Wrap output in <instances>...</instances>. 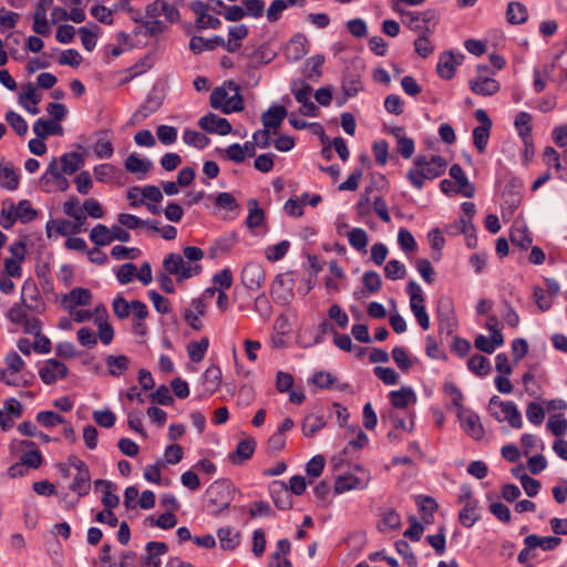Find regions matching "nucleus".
Returning <instances> with one entry per match:
<instances>
[{"label": "nucleus", "mask_w": 567, "mask_h": 567, "mask_svg": "<svg viewBox=\"0 0 567 567\" xmlns=\"http://www.w3.org/2000/svg\"><path fill=\"white\" fill-rule=\"evenodd\" d=\"M20 176L12 165L0 164V184L8 190H16L19 187Z\"/></svg>", "instance_id": "nucleus-38"}, {"label": "nucleus", "mask_w": 567, "mask_h": 567, "mask_svg": "<svg viewBox=\"0 0 567 567\" xmlns=\"http://www.w3.org/2000/svg\"><path fill=\"white\" fill-rule=\"evenodd\" d=\"M95 488H102V504L105 509H113L120 505V497L115 494L116 485L110 481L96 480L94 482Z\"/></svg>", "instance_id": "nucleus-23"}, {"label": "nucleus", "mask_w": 567, "mask_h": 567, "mask_svg": "<svg viewBox=\"0 0 567 567\" xmlns=\"http://www.w3.org/2000/svg\"><path fill=\"white\" fill-rule=\"evenodd\" d=\"M106 365L111 375L118 377L128 368V359L125 355H109Z\"/></svg>", "instance_id": "nucleus-55"}, {"label": "nucleus", "mask_w": 567, "mask_h": 567, "mask_svg": "<svg viewBox=\"0 0 567 567\" xmlns=\"http://www.w3.org/2000/svg\"><path fill=\"white\" fill-rule=\"evenodd\" d=\"M28 310L23 303L16 302L7 312V318L10 322L21 326L28 318Z\"/></svg>", "instance_id": "nucleus-63"}, {"label": "nucleus", "mask_w": 567, "mask_h": 567, "mask_svg": "<svg viewBox=\"0 0 567 567\" xmlns=\"http://www.w3.org/2000/svg\"><path fill=\"white\" fill-rule=\"evenodd\" d=\"M295 280L290 274H278L271 285L270 295L274 301L280 306L289 305L293 297Z\"/></svg>", "instance_id": "nucleus-6"}, {"label": "nucleus", "mask_w": 567, "mask_h": 567, "mask_svg": "<svg viewBox=\"0 0 567 567\" xmlns=\"http://www.w3.org/2000/svg\"><path fill=\"white\" fill-rule=\"evenodd\" d=\"M455 54L452 51H444L436 65L437 74L444 80H451L455 75L456 70Z\"/></svg>", "instance_id": "nucleus-27"}, {"label": "nucleus", "mask_w": 567, "mask_h": 567, "mask_svg": "<svg viewBox=\"0 0 567 567\" xmlns=\"http://www.w3.org/2000/svg\"><path fill=\"white\" fill-rule=\"evenodd\" d=\"M324 63V56L316 54L307 59L303 68V75L308 80H317L321 76V66Z\"/></svg>", "instance_id": "nucleus-41"}, {"label": "nucleus", "mask_w": 567, "mask_h": 567, "mask_svg": "<svg viewBox=\"0 0 567 567\" xmlns=\"http://www.w3.org/2000/svg\"><path fill=\"white\" fill-rule=\"evenodd\" d=\"M420 32L421 35L414 40V49L420 56L427 58L434 50L429 40V34L432 33V29H430L429 25H424V31Z\"/></svg>", "instance_id": "nucleus-45"}, {"label": "nucleus", "mask_w": 567, "mask_h": 567, "mask_svg": "<svg viewBox=\"0 0 567 567\" xmlns=\"http://www.w3.org/2000/svg\"><path fill=\"white\" fill-rule=\"evenodd\" d=\"M227 85H221L215 87L209 96L210 106L215 110H219L223 112V109L226 107L228 101V93L226 91Z\"/></svg>", "instance_id": "nucleus-58"}, {"label": "nucleus", "mask_w": 567, "mask_h": 567, "mask_svg": "<svg viewBox=\"0 0 567 567\" xmlns=\"http://www.w3.org/2000/svg\"><path fill=\"white\" fill-rule=\"evenodd\" d=\"M33 132L40 138H47L49 135H62L63 127L56 121L39 118L33 124Z\"/></svg>", "instance_id": "nucleus-30"}, {"label": "nucleus", "mask_w": 567, "mask_h": 567, "mask_svg": "<svg viewBox=\"0 0 567 567\" xmlns=\"http://www.w3.org/2000/svg\"><path fill=\"white\" fill-rule=\"evenodd\" d=\"M406 293L410 297V309L411 310L424 306L425 299L423 296V291H422L421 286L416 281L410 280L408 282Z\"/></svg>", "instance_id": "nucleus-50"}, {"label": "nucleus", "mask_w": 567, "mask_h": 567, "mask_svg": "<svg viewBox=\"0 0 567 567\" xmlns=\"http://www.w3.org/2000/svg\"><path fill=\"white\" fill-rule=\"evenodd\" d=\"M70 489L78 494V497L86 496L91 491L90 471L78 472L70 485Z\"/></svg>", "instance_id": "nucleus-35"}, {"label": "nucleus", "mask_w": 567, "mask_h": 567, "mask_svg": "<svg viewBox=\"0 0 567 567\" xmlns=\"http://www.w3.org/2000/svg\"><path fill=\"white\" fill-rule=\"evenodd\" d=\"M90 239L95 243L97 246H106L113 241V237L110 233V228L105 225L99 224L96 225L90 234Z\"/></svg>", "instance_id": "nucleus-54"}, {"label": "nucleus", "mask_w": 567, "mask_h": 567, "mask_svg": "<svg viewBox=\"0 0 567 567\" xmlns=\"http://www.w3.org/2000/svg\"><path fill=\"white\" fill-rule=\"evenodd\" d=\"M524 187V183L518 177H511L503 189L502 198L504 202V205L507 206V208L513 213L515 209L518 208L522 200V189Z\"/></svg>", "instance_id": "nucleus-11"}, {"label": "nucleus", "mask_w": 567, "mask_h": 567, "mask_svg": "<svg viewBox=\"0 0 567 567\" xmlns=\"http://www.w3.org/2000/svg\"><path fill=\"white\" fill-rule=\"evenodd\" d=\"M269 493L278 509L287 511L292 507L291 494L282 481H272L269 485Z\"/></svg>", "instance_id": "nucleus-15"}, {"label": "nucleus", "mask_w": 567, "mask_h": 567, "mask_svg": "<svg viewBox=\"0 0 567 567\" xmlns=\"http://www.w3.org/2000/svg\"><path fill=\"white\" fill-rule=\"evenodd\" d=\"M527 8L517 1H511L506 9V20L511 24H522L527 21Z\"/></svg>", "instance_id": "nucleus-34"}, {"label": "nucleus", "mask_w": 567, "mask_h": 567, "mask_svg": "<svg viewBox=\"0 0 567 567\" xmlns=\"http://www.w3.org/2000/svg\"><path fill=\"white\" fill-rule=\"evenodd\" d=\"M236 494L239 491L230 480L214 481L205 491L207 512L215 517L226 515Z\"/></svg>", "instance_id": "nucleus-2"}, {"label": "nucleus", "mask_w": 567, "mask_h": 567, "mask_svg": "<svg viewBox=\"0 0 567 567\" xmlns=\"http://www.w3.org/2000/svg\"><path fill=\"white\" fill-rule=\"evenodd\" d=\"M256 446L257 443L252 437H247L239 441L236 450L229 454V461L233 464L244 463L254 455Z\"/></svg>", "instance_id": "nucleus-21"}, {"label": "nucleus", "mask_w": 567, "mask_h": 567, "mask_svg": "<svg viewBox=\"0 0 567 567\" xmlns=\"http://www.w3.org/2000/svg\"><path fill=\"white\" fill-rule=\"evenodd\" d=\"M401 14L409 19V28L414 31H424V25L435 27L439 22L437 12L433 9L423 12L401 11Z\"/></svg>", "instance_id": "nucleus-9"}, {"label": "nucleus", "mask_w": 567, "mask_h": 567, "mask_svg": "<svg viewBox=\"0 0 567 567\" xmlns=\"http://www.w3.org/2000/svg\"><path fill=\"white\" fill-rule=\"evenodd\" d=\"M165 99V91L163 84H156L144 100V118L156 112Z\"/></svg>", "instance_id": "nucleus-25"}, {"label": "nucleus", "mask_w": 567, "mask_h": 567, "mask_svg": "<svg viewBox=\"0 0 567 567\" xmlns=\"http://www.w3.org/2000/svg\"><path fill=\"white\" fill-rule=\"evenodd\" d=\"M247 206H248V212H249V214L246 218L247 227L250 229H254V228L261 226L265 220V213L259 207L258 200L255 198H250L247 202Z\"/></svg>", "instance_id": "nucleus-37"}, {"label": "nucleus", "mask_w": 567, "mask_h": 567, "mask_svg": "<svg viewBox=\"0 0 567 567\" xmlns=\"http://www.w3.org/2000/svg\"><path fill=\"white\" fill-rule=\"evenodd\" d=\"M20 301L27 309L34 312H41L44 308L37 284L31 279L23 282Z\"/></svg>", "instance_id": "nucleus-10"}, {"label": "nucleus", "mask_w": 567, "mask_h": 567, "mask_svg": "<svg viewBox=\"0 0 567 567\" xmlns=\"http://www.w3.org/2000/svg\"><path fill=\"white\" fill-rule=\"evenodd\" d=\"M66 375L68 367L56 359L47 360L44 365L39 370L40 379L48 385L54 384L59 379H64Z\"/></svg>", "instance_id": "nucleus-12"}, {"label": "nucleus", "mask_w": 567, "mask_h": 567, "mask_svg": "<svg viewBox=\"0 0 567 567\" xmlns=\"http://www.w3.org/2000/svg\"><path fill=\"white\" fill-rule=\"evenodd\" d=\"M148 399L154 405L169 406L174 403V398L165 384L159 385L154 392L148 394Z\"/></svg>", "instance_id": "nucleus-52"}, {"label": "nucleus", "mask_w": 567, "mask_h": 567, "mask_svg": "<svg viewBox=\"0 0 567 567\" xmlns=\"http://www.w3.org/2000/svg\"><path fill=\"white\" fill-rule=\"evenodd\" d=\"M309 41L303 33H296L285 48V55L288 61L297 62L308 53Z\"/></svg>", "instance_id": "nucleus-16"}, {"label": "nucleus", "mask_w": 567, "mask_h": 567, "mask_svg": "<svg viewBox=\"0 0 567 567\" xmlns=\"http://www.w3.org/2000/svg\"><path fill=\"white\" fill-rule=\"evenodd\" d=\"M514 125L525 146L532 141V115L525 111L517 113Z\"/></svg>", "instance_id": "nucleus-31"}, {"label": "nucleus", "mask_w": 567, "mask_h": 567, "mask_svg": "<svg viewBox=\"0 0 567 567\" xmlns=\"http://www.w3.org/2000/svg\"><path fill=\"white\" fill-rule=\"evenodd\" d=\"M470 90L476 94L482 96H492L496 94L501 84L498 81L491 76L478 75L474 79H471L468 82Z\"/></svg>", "instance_id": "nucleus-17"}, {"label": "nucleus", "mask_w": 567, "mask_h": 567, "mask_svg": "<svg viewBox=\"0 0 567 567\" xmlns=\"http://www.w3.org/2000/svg\"><path fill=\"white\" fill-rule=\"evenodd\" d=\"M384 275L390 280L402 279L406 275V268L401 261L391 259L384 267Z\"/></svg>", "instance_id": "nucleus-61"}, {"label": "nucleus", "mask_w": 567, "mask_h": 567, "mask_svg": "<svg viewBox=\"0 0 567 567\" xmlns=\"http://www.w3.org/2000/svg\"><path fill=\"white\" fill-rule=\"evenodd\" d=\"M488 411L497 422L507 421L514 429L523 426L522 414L514 401H503L498 395H493L488 402Z\"/></svg>", "instance_id": "nucleus-5"}, {"label": "nucleus", "mask_w": 567, "mask_h": 567, "mask_svg": "<svg viewBox=\"0 0 567 567\" xmlns=\"http://www.w3.org/2000/svg\"><path fill=\"white\" fill-rule=\"evenodd\" d=\"M447 162L441 155H417L413 161V167L406 173V178L416 189H422L426 179H435L445 173Z\"/></svg>", "instance_id": "nucleus-3"}, {"label": "nucleus", "mask_w": 567, "mask_h": 567, "mask_svg": "<svg viewBox=\"0 0 567 567\" xmlns=\"http://www.w3.org/2000/svg\"><path fill=\"white\" fill-rule=\"evenodd\" d=\"M265 278V270L259 262H248L241 270V282L250 290L259 289Z\"/></svg>", "instance_id": "nucleus-13"}, {"label": "nucleus", "mask_w": 567, "mask_h": 567, "mask_svg": "<svg viewBox=\"0 0 567 567\" xmlns=\"http://www.w3.org/2000/svg\"><path fill=\"white\" fill-rule=\"evenodd\" d=\"M6 121L18 135L24 136L27 134L28 124L20 114L14 111H9L6 114Z\"/></svg>", "instance_id": "nucleus-62"}, {"label": "nucleus", "mask_w": 567, "mask_h": 567, "mask_svg": "<svg viewBox=\"0 0 567 567\" xmlns=\"http://www.w3.org/2000/svg\"><path fill=\"white\" fill-rule=\"evenodd\" d=\"M367 484L368 482H363L353 474L339 475L334 482V493L342 494L352 489H363Z\"/></svg>", "instance_id": "nucleus-26"}, {"label": "nucleus", "mask_w": 567, "mask_h": 567, "mask_svg": "<svg viewBox=\"0 0 567 567\" xmlns=\"http://www.w3.org/2000/svg\"><path fill=\"white\" fill-rule=\"evenodd\" d=\"M276 55L277 53L269 50L266 45H260L250 53H247L246 50L240 53V56L248 58V62L245 69L248 74L250 71L257 70L260 65L270 63L276 58Z\"/></svg>", "instance_id": "nucleus-14"}, {"label": "nucleus", "mask_w": 567, "mask_h": 567, "mask_svg": "<svg viewBox=\"0 0 567 567\" xmlns=\"http://www.w3.org/2000/svg\"><path fill=\"white\" fill-rule=\"evenodd\" d=\"M290 91L295 96L296 101L302 103L309 100V96L312 92V87L305 80L296 79L290 84Z\"/></svg>", "instance_id": "nucleus-48"}, {"label": "nucleus", "mask_w": 567, "mask_h": 567, "mask_svg": "<svg viewBox=\"0 0 567 567\" xmlns=\"http://www.w3.org/2000/svg\"><path fill=\"white\" fill-rule=\"evenodd\" d=\"M38 216L39 212L33 208L30 200L21 199L14 204L11 199H6L2 202L0 212V226L10 229L17 221L28 224L37 219Z\"/></svg>", "instance_id": "nucleus-4"}, {"label": "nucleus", "mask_w": 567, "mask_h": 567, "mask_svg": "<svg viewBox=\"0 0 567 567\" xmlns=\"http://www.w3.org/2000/svg\"><path fill=\"white\" fill-rule=\"evenodd\" d=\"M467 368L478 377H486L491 372V362L484 355L474 354L468 359Z\"/></svg>", "instance_id": "nucleus-43"}, {"label": "nucleus", "mask_w": 567, "mask_h": 567, "mask_svg": "<svg viewBox=\"0 0 567 567\" xmlns=\"http://www.w3.org/2000/svg\"><path fill=\"white\" fill-rule=\"evenodd\" d=\"M287 114V109L284 105H271L262 113L261 123L266 128L277 130L286 118Z\"/></svg>", "instance_id": "nucleus-22"}, {"label": "nucleus", "mask_w": 567, "mask_h": 567, "mask_svg": "<svg viewBox=\"0 0 567 567\" xmlns=\"http://www.w3.org/2000/svg\"><path fill=\"white\" fill-rule=\"evenodd\" d=\"M65 301H68L66 309L73 310L78 306H89L92 301V295L89 289L76 287L65 296Z\"/></svg>", "instance_id": "nucleus-33"}, {"label": "nucleus", "mask_w": 567, "mask_h": 567, "mask_svg": "<svg viewBox=\"0 0 567 567\" xmlns=\"http://www.w3.org/2000/svg\"><path fill=\"white\" fill-rule=\"evenodd\" d=\"M32 30L43 37L49 35L51 32L49 22L47 20V12L42 7L40 9H35L34 11Z\"/></svg>", "instance_id": "nucleus-53"}, {"label": "nucleus", "mask_w": 567, "mask_h": 567, "mask_svg": "<svg viewBox=\"0 0 567 567\" xmlns=\"http://www.w3.org/2000/svg\"><path fill=\"white\" fill-rule=\"evenodd\" d=\"M224 44V38L221 35H214L210 39H205L199 35H194L189 40V49L194 54H200L204 51H212L216 47Z\"/></svg>", "instance_id": "nucleus-24"}, {"label": "nucleus", "mask_w": 567, "mask_h": 567, "mask_svg": "<svg viewBox=\"0 0 567 567\" xmlns=\"http://www.w3.org/2000/svg\"><path fill=\"white\" fill-rule=\"evenodd\" d=\"M561 538L557 536L540 537L535 534H530L524 538V545L529 548L540 547L543 550L548 551L555 549L560 545Z\"/></svg>", "instance_id": "nucleus-29"}, {"label": "nucleus", "mask_w": 567, "mask_h": 567, "mask_svg": "<svg viewBox=\"0 0 567 567\" xmlns=\"http://www.w3.org/2000/svg\"><path fill=\"white\" fill-rule=\"evenodd\" d=\"M60 162L61 173L69 175L75 173L83 165L82 156L76 152L63 154L60 158Z\"/></svg>", "instance_id": "nucleus-42"}, {"label": "nucleus", "mask_w": 567, "mask_h": 567, "mask_svg": "<svg viewBox=\"0 0 567 567\" xmlns=\"http://www.w3.org/2000/svg\"><path fill=\"white\" fill-rule=\"evenodd\" d=\"M208 347L209 339L207 337H203L199 341L189 342L187 346V353L189 359L195 363L200 362L204 359Z\"/></svg>", "instance_id": "nucleus-44"}, {"label": "nucleus", "mask_w": 567, "mask_h": 567, "mask_svg": "<svg viewBox=\"0 0 567 567\" xmlns=\"http://www.w3.org/2000/svg\"><path fill=\"white\" fill-rule=\"evenodd\" d=\"M96 318L95 322L99 324V338L104 344H109L112 342L114 337V331L112 326L106 320V309L104 307L95 309Z\"/></svg>", "instance_id": "nucleus-32"}, {"label": "nucleus", "mask_w": 567, "mask_h": 567, "mask_svg": "<svg viewBox=\"0 0 567 567\" xmlns=\"http://www.w3.org/2000/svg\"><path fill=\"white\" fill-rule=\"evenodd\" d=\"M225 85H227V87L229 90H233L235 92V94L228 99L226 107L223 109V113L229 114L231 112L243 111L244 110V99L239 94V86L231 80L226 81Z\"/></svg>", "instance_id": "nucleus-39"}, {"label": "nucleus", "mask_w": 567, "mask_h": 567, "mask_svg": "<svg viewBox=\"0 0 567 567\" xmlns=\"http://www.w3.org/2000/svg\"><path fill=\"white\" fill-rule=\"evenodd\" d=\"M198 125L207 133L218 134L221 136L228 135L233 130L231 124L227 118L220 117L212 112L202 116L198 121Z\"/></svg>", "instance_id": "nucleus-8"}, {"label": "nucleus", "mask_w": 567, "mask_h": 567, "mask_svg": "<svg viewBox=\"0 0 567 567\" xmlns=\"http://www.w3.org/2000/svg\"><path fill=\"white\" fill-rule=\"evenodd\" d=\"M178 131L172 125H158L156 128L157 140L165 146L172 145L177 141Z\"/></svg>", "instance_id": "nucleus-56"}, {"label": "nucleus", "mask_w": 567, "mask_h": 567, "mask_svg": "<svg viewBox=\"0 0 567 567\" xmlns=\"http://www.w3.org/2000/svg\"><path fill=\"white\" fill-rule=\"evenodd\" d=\"M63 4L71 8L70 20L75 23H81L85 20L84 7L89 0H60Z\"/></svg>", "instance_id": "nucleus-49"}, {"label": "nucleus", "mask_w": 567, "mask_h": 567, "mask_svg": "<svg viewBox=\"0 0 567 567\" xmlns=\"http://www.w3.org/2000/svg\"><path fill=\"white\" fill-rule=\"evenodd\" d=\"M35 420L40 425L47 429L55 427L60 424L65 423V419L53 411H40L37 414Z\"/></svg>", "instance_id": "nucleus-51"}, {"label": "nucleus", "mask_w": 567, "mask_h": 567, "mask_svg": "<svg viewBox=\"0 0 567 567\" xmlns=\"http://www.w3.org/2000/svg\"><path fill=\"white\" fill-rule=\"evenodd\" d=\"M163 267L166 272H162L157 280L162 290L167 293L175 291V286L169 275L176 276L177 281L181 282L202 272L200 265L185 262L182 255L177 252L167 254L163 260Z\"/></svg>", "instance_id": "nucleus-1"}, {"label": "nucleus", "mask_w": 567, "mask_h": 567, "mask_svg": "<svg viewBox=\"0 0 567 567\" xmlns=\"http://www.w3.org/2000/svg\"><path fill=\"white\" fill-rule=\"evenodd\" d=\"M240 533L235 530L233 527L226 526L220 527L217 530V537L219 545L224 550H234L240 544Z\"/></svg>", "instance_id": "nucleus-28"}, {"label": "nucleus", "mask_w": 567, "mask_h": 567, "mask_svg": "<svg viewBox=\"0 0 567 567\" xmlns=\"http://www.w3.org/2000/svg\"><path fill=\"white\" fill-rule=\"evenodd\" d=\"M348 240L352 248L359 251H365L368 245V234L362 228H353L348 234Z\"/></svg>", "instance_id": "nucleus-57"}, {"label": "nucleus", "mask_w": 567, "mask_h": 567, "mask_svg": "<svg viewBox=\"0 0 567 567\" xmlns=\"http://www.w3.org/2000/svg\"><path fill=\"white\" fill-rule=\"evenodd\" d=\"M389 400L395 409H406L410 404L416 403V394L411 386L403 385L399 390L389 393Z\"/></svg>", "instance_id": "nucleus-20"}, {"label": "nucleus", "mask_w": 567, "mask_h": 567, "mask_svg": "<svg viewBox=\"0 0 567 567\" xmlns=\"http://www.w3.org/2000/svg\"><path fill=\"white\" fill-rule=\"evenodd\" d=\"M113 311L120 319L128 318L131 313L135 316V319H142V301L133 300L132 302L126 301L123 297L117 296L113 301Z\"/></svg>", "instance_id": "nucleus-19"}, {"label": "nucleus", "mask_w": 567, "mask_h": 567, "mask_svg": "<svg viewBox=\"0 0 567 567\" xmlns=\"http://www.w3.org/2000/svg\"><path fill=\"white\" fill-rule=\"evenodd\" d=\"M509 238L513 245L518 246L522 249H527L533 241L530 233L526 228L512 229Z\"/></svg>", "instance_id": "nucleus-59"}, {"label": "nucleus", "mask_w": 567, "mask_h": 567, "mask_svg": "<svg viewBox=\"0 0 567 567\" xmlns=\"http://www.w3.org/2000/svg\"><path fill=\"white\" fill-rule=\"evenodd\" d=\"M477 506L478 502H466L460 511L458 520L464 527L470 528L480 519V515L476 514Z\"/></svg>", "instance_id": "nucleus-40"}, {"label": "nucleus", "mask_w": 567, "mask_h": 567, "mask_svg": "<svg viewBox=\"0 0 567 567\" xmlns=\"http://www.w3.org/2000/svg\"><path fill=\"white\" fill-rule=\"evenodd\" d=\"M144 549V567H161L162 557L167 554L168 546L164 542H147Z\"/></svg>", "instance_id": "nucleus-18"}, {"label": "nucleus", "mask_w": 567, "mask_h": 567, "mask_svg": "<svg viewBox=\"0 0 567 567\" xmlns=\"http://www.w3.org/2000/svg\"><path fill=\"white\" fill-rule=\"evenodd\" d=\"M324 425L326 421L322 415H307L302 423V433L305 436L311 437Z\"/></svg>", "instance_id": "nucleus-47"}, {"label": "nucleus", "mask_w": 567, "mask_h": 567, "mask_svg": "<svg viewBox=\"0 0 567 567\" xmlns=\"http://www.w3.org/2000/svg\"><path fill=\"white\" fill-rule=\"evenodd\" d=\"M183 141L185 144L194 146L198 150H204L210 143V138L205 134L189 128L184 131Z\"/></svg>", "instance_id": "nucleus-46"}, {"label": "nucleus", "mask_w": 567, "mask_h": 567, "mask_svg": "<svg viewBox=\"0 0 567 567\" xmlns=\"http://www.w3.org/2000/svg\"><path fill=\"white\" fill-rule=\"evenodd\" d=\"M233 281L234 277L229 268H224L213 276V282L218 291H225L229 289L233 285Z\"/></svg>", "instance_id": "nucleus-64"}, {"label": "nucleus", "mask_w": 567, "mask_h": 567, "mask_svg": "<svg viewBox=\"0 0 567 567\" xmlns=\"http://www.w3.org/2000/svg\"><path fill=\"white\" fill-rule=\"evenodd\" d=\"M399 555H401L408 567H417V559L409 543L403 539H399L394 544Z\"/></svg>", "instance_id": "nucleus-60"}, {"label": "nucleus", "mask_w": 567, "mask_h": 567, "mask_svg": "<svg viewBox=\"0 0 567 567\" xmlns=\"http://www.w3.org/2000/svg\"><path fill=\"white\" fill-rule=\"evenodd\" d=\"M144 523L147 524L150 527H159L162 529H171L177 524V517L175 513L164 512L158 517H155L154 515H150L146 518H144Z\"/></svg>", "instance_id": "nucleus-36"}, {"label": "nucleus", "mask_w": 567, "mask_h": 567, "mask_svg": "<svg viewBox=\"0 0 567 567\" xmlns=\"http://www.w3.org/2000/svg\"><path fill=\"white\" fill-rule=\"evenodd\" d=\"M457 417L462 424V429L474 440L480 441L484 437L485 431L481 423L480 416L471 410H461Z\"/></svg>", "instance_id": "nucleus-7"}]
</instances>
